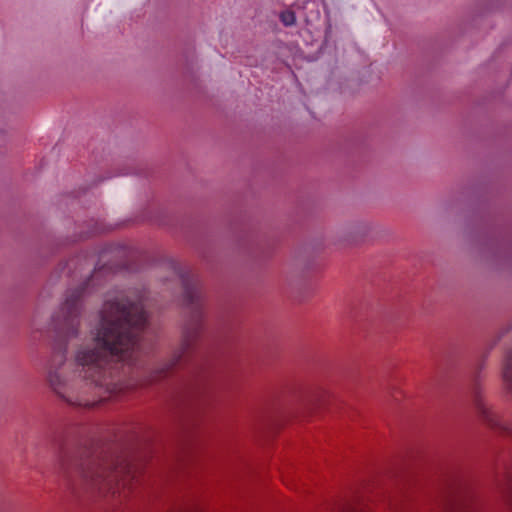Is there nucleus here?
I'll use <instances>...</instances> for the list:
<instances>
[{
    "mask_svg": "<svg viewBox=\"0 0 512 512\" xmlns=\"http://www.w3.org/2000/svg\"><path fill=\"white\" fill-rule=\"evenodd\" d=\"M85 287L68 292L59 312L52 318L57 340L47 366L52 390L67 403L93 407L136 381L128 377L132 364L144 352L147 315L143 295L120 293L105 301L91 340L73 353V369L66 361L67 341L78 335L80 300Z\"/></svg>",
    "mask_w": 512,
    "mask_h": 512,
    "instance_id": "obj_1",
    "label": "nucleus"
},
{
    "mask_svg": "<svg viewBox=\"0 0 512 512\" xmlns=\"http://www.w3.org/2000/svg\"><path fill=\"white\" fill-rule=\"evenodd\" d=\"M59 469L68 482L80 484L101 492L120 493L135 479L129 460L103 447H83L76 452L61 448Z\"/></svg>",
    "mask_w": 512,
    "mask_h": 512,
    "instance_id": "obj_2",
    "label": "nucleus"
},
{
    "mask_svg": "<svg viewBox=\"0 0 512 512\" xmlns=\"http://www.w3.org/2000/svg\"><path fill=\"white\" fill-rule=\"evenodd\" d=\"M179 277L183 287V304L187 310L181 345L168 362L154 371L151 381L166 376L173 368L190 361L198 350L204 332V306L198 280L188 273H179Z\"/></svg>",
    "mask_w": 512,
    "mask_h": 512,
    "instance_id": "obj_3",
    "label": "nucleus"
},
{
    "mask_svg": "<svg viewBox=\"0 0 512 512\" xmlns=\"http://www.w3.org/2000/svg\"><path fill=\"white\" fill-rule=\"evenodd\" d=\"M471 397L475 410L483 423L492 429L501 431L509 430V428L501 421L499 416L486 405L481 396V391L478 384H475L472 388Z\"/></svg>",
    "mask_w": 512,
    "mask_h": 512,
    "instance_id": "obj_4",
    "label": "nucleus"
},
{
    "mask_svg": "<svg viewBox=\"0 0 512 512\" xmlns=\"http://www.w3.org/2000/svg\"><path fill=\"white\" fill-rule=\"evenodd\" d=\"M332 512H364V506L361 502H341L336 505ZM451 512H476L472 507L457 506L452 508Z\"/></svg>",
    "mask_w": 512,
    "mask_h": 512,
    "instance_id": "obj_5",
    "label": "nucleus"
},
{
    "mask_svg": "<svg viewBox=\"0 0 512 512\" xmlns=\"http://www.w3.org/2000/svg\"><path fill=\"white\" fill-rule=\"evenodd\" d=\"M503 379L505 385L512 395V350L507 352L504 367H503Z\"/></svg>",
    "mask_w": 512,
    "mask_h": 512,
    "instance_id": "obj_6",
    "label": "nucleus"
},
{
    "mask_svg": "<svg viewBox=\"0 0 512 512\" xmlns=\"http://www.w3.org/2000/svg\"><path fill=\"white\" fill-rule=\"evenodd\" d=\"M280 20L285 26H292L296 22V17L293 11L287 10L280 14Z\"/></svg>",
    "mask_w": 512,
    "mask_h": 512,
    "instance_id": "obj_7",
    "label": "nucleus"
},
{
    "mask_svg": "<svg viewBox=\"0 0 512 512\" xmlns=\"http://www.w3.org/2000/svg\"><path fill=\"white\" fill-rule=\"evenodd\" d=\"M196 393L199 395V397H204V395L206 394V388L199 386L197 387Z\"/></svg>",
    "mask_w": 512,
    "mask_h": 512,
    "instance_id": "obj_8",
    "label": "nucleus"
}]
</instances>
